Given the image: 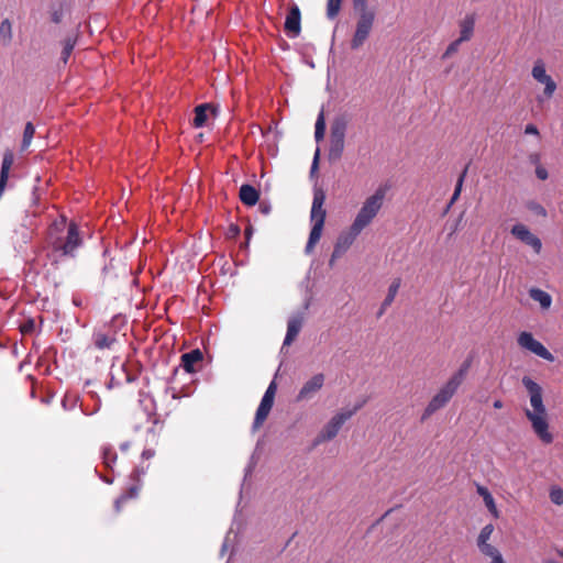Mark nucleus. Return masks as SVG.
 Here are the masks:
<instances>
[{"label": "nucleus", "instance_id": "obj_1", "mask_svg": "<svg viewBox=\"0 0 563 563\" xmlns=\"http://www.w3.org/2000/svg\"><path fill=\"white\" fill-rule=\"evenodd\" d=\"M522 384L529 394L531 407L525 409V416L540 441L550 444L553 442V434L549 430V413L543 404L542 387L529 376H523Z\"/></svg>", "mask_w": 563, "mask_h": 563}, {"label": "nucleus", "instance_id": "obj_2", "mask_svg": "<svg viewBox=\"0 0 563 563\" xmlns=\"http://www.w3.org/2000/svg\"><path fill=\"white\" fill-rule=\"evenodd\" d=\"M47 243L55 253L62 256H75L82 244L79 228L75 222L67 223L65 217L55 220L47 231Z\"/></svg>", "mask_w": 563, "mask_h": 563}, {"label": "nucleus", "instance_id": "obj_3", "mask_svg": "<svg viewBox=\"0 0 563 563\" xmlns=\"http://www.w3.org/2000/svg\"><path fill=\"white\" fill-rule=\"evenodd\" d=\"M352 3L357 14V20L350 44L352 49H357L369 37L376 20V11L368 5V0H352Z\"/></svg>", "mask_w": 563, "mask_h": 563}, {"label": "nucleus", "instance_id": "obj_4", "mask_svg": "<svg viewBox=\"0 0 563 563\" xmlns=\"http://www.w3.org/2000/svg\"><path fill=\"white\" fill-rule=\"evenodd\" d=\"M325 201V192L322 188H316L313 191V200L310 211V220L312 228L309 234L308 242L305 247L307 254H311L316 244L320 241L322 230L325 222L327 211L323 208Z\"/></svg>", "mask_w": 563, "mask_h": 563}, {"label": "nucleus", "instance_id": "obj_5", "mask_svg": "<svg viewBox=\"0 0 563 563\" xmlns=\"http://www.w3.org/2000/svg\"><path fill=\"white\" fill-rule=\"evenodd\" d=\"M385 195L386 190L384 188H378L372 196L365 199L353 223L351 224L353 225L354 231L362 232L372 223L383 207Z\"/></svg>", "mask_w": 563, "mask_h": 563}, {"label": "nucleus", "instance_id": "obj_6", "mask_svg": "<svg viewBox=\"0 0 563 563\" xmlns=\"http://www.w3.org/2000/svg\"><path fill=\"white\" fill-rule=\"evenodd\" d=\"M350 123V118L346 114H341L334 118L330 128V146H329V161L336 162L341 159L345 147V135Z\"/></svg>", "mask_w": 563, "mask_h": 563}, {"label": "nucleus", "instance_id": "obj_7", "mask_svg": "<svg viewBox=\"0 0 563 563\" xmlns=\"http://www.w3.org/2000/svg\"><path fill=\"white\" fill-rule=\"evenodd\" d=\"M363 404L364 402H361L354 406V408L351 410L341 411L334 415L330 419V421L323 427L320 433L317 435L314 440V445L334 439L338 435L342 426L363 407Z\"/></svg>", "mask_w": 563, "mask_h": 563}, {"label": "nucleus", "instance_id": "obj_8", "mask_svg": "<svg viewBox=\"0 0 563 563\" xmlns=\"http://www.w3.org/2000/svg\"><path fill=\"white\" fill-rule=\"evenodd\" d=\"M457 389L459 387L448 380L428 402L421 415V421L428 420L437 411L444 408L456 394Z\"/></svg>", "mask_w": 563, "mask_h": 563}, {"label": "nucleus", "instance_id": "obj_9", "mask_svg": "<svg viewBox=\"0 0 563 563\" xmlns=\"http://www.w3.org/2000/svg\"><path fill=\"white\" fill-rule=\"evenodd\" d=\"M517 342L520 347L530 351L539 357L553 362L554 356L548 351V349L538 340H536L532 333L523 331L518 335Z\"/></svg>", "mask_w": 563, "mask_h": 563}, {"label": "nucleus", "instance_id": "obj_10", "mask_svg": "<svg viewBox=\"0 0 563 563\" xmlns=\"http://www.w3.org/2000/svg\"><path fill=\"white\" fill-rule=\"evenodd\" d=\"M531 75L534 80L544 85L543 95L547 98H551L556 90V82L552 79L550 75L547 74L543 60L538 59L534 62Z\"/></svg>", "mask_w": 563, "mask_h": 563}, {"label": "nucleus", "instance_id": "obj_11", "mask_svg": "<svg viewBox=\"0 0 563 563\" xmlns=\"http://www.w3.org/2000/svg\"><path fill=\"white\" fill-rule=\"evenodd\" d=\"M325 377L322 373L313 375L307 380L296 396V401L301 402L311 399L324 385Z\"/></svg>", "mask_w": 563, "mask_h": 563}, {"label": "nucleus", "instance_id": "obj_12", "mask_svg": "<svg viewBox=\"0 0 563 563\" xmlns=\"http://www.w3.org/2000/svg\"><path fill=\"white\" fill-rule=\"evenodd\" d=\"M511 234L522 243L529 245L537 254L541 252V240L537 235L531 233V231L525 224H515L511 228Z\"/></svg>", "mask_w": 563, "mask_h": 563}, {"label": "nucleus", "instance_id": "obj_13", "mask_svg": "<svg viewBox=\"0 0 563 563\" xmlns=\"http://www.w3.org/2000/svg\"><path fill=\"white\" fill-rule=\"evenodd\" d=\"M284 31L288 37L295 38L301 32V12L297 4H292L287 13Z\"/></svg>", "mask_w": 563, "mask_h": 563}, {"label": "nucleus", "instance_id": "obj_14", "mask_svg": "<svg viewBox=\"0 0 563 563\" xmlns=\"http://www.w3.org/2000/svg\"><path fill=\"white\" fill-rule=\"evenodd\" d=\"M239 197L242 203L253 207L258 202L260 191L254 186L244 184L240 187Z\"/></svg>", "mask_w": 563, "mask_h": 563}, {"label": "nucleus", "instance_id": "obj_15", "mask_svg": "<svg viewBox=\"0 0 563 563\" xmlns=\"http://www.w3.org/2000/svg\"><path fill=\"white\" fill-rule=\"evenodd\" d=\"M180 360V365L187 373H195V365L203 360V354L199 349H196L183 354Z\"/></svg>", "mask_w": 563, "mask_h": 563}, {"label": "nucleus", "instance_id": "obj_16", "mask_svg": "<svg viewBox=\"0 0 563 563\" xmlns=\"http://www.w3.org/2000/svg\"><path fill=\"white\" fill-rule=\"evenodd\" d=\"M302 322V316H295L288 320L284 345H290L295 341L301 330Z\"/></svg>", "mask_w": 563, "mask_h": 563}, {"label": "nucleus", "instance_id": "obj_17", "mask_svg": "<svg viewBox=\"0 0 563 563\" xmlns=\"http://www.w3.org/2000/svg\"><path fill=\"white\" fill-rule=\"evenodd\" d=\"M460 26V40L467 42L472 38L475 27V15L466 14L459 23Z\"/></svg>", "mask_w": 563, "mask_h": 563}, {"label": "nucleus", "instance_id": "obj_18", "mask_svg": "<svg viewBox=\"0 0 563 563\" xmlns=\"http://www.w3.org/2000/svg\"><path fill=\"white\" fill-rule=\"evenodd\" d=\"M479 552L490 559V563H506L500 551L489 542L477 544Z\"/></svg>", "mask_w": 563, "mask_h": 563}, {"label": "nucleus", "instance_id": "obj_19", "mask_svg": "<svg viewBox=\"0 0 563 563\" xmlns=\"http://www.w3.org/2000/svg\"><path fill=\"white\" fill-rule=\"evenodd\" d=\"M479 552L490 559V563H506L500 551L489 542L477 544Z\"/></svg>", "mask_w": 563, "mask_h": 563}, {"label": "nucleus", "instance_id": "obj_20", "mask_svg": "<svg viewBox=\"0 0 563 563\" xmlns=\"http://www.w3.org/2000/svg\"><path fill=\"white\" fill-rule=\"evenodd\" d=\"M479 552L490 559V563H506L500 551L489 542L477 544Z\"/></svg>", "mask_w": 563, "mask_h": 563}, {"label": "nucleus", "instance_id": "obj_21", "mask_svg": "<svg viewBox=\"0 0 563 563\" xmlns=\"http://www.w3.org/2000/svg\"><path fill=\"white\" fill-rule=\"evenodd\" d=\"M361 234V231H354L353 225L350 227L346 233L340 234L336 240L335 246L345 252Z\"/></svg>", "mask_w": 563, "mask_h": 563}, {"label": "nucleus", "instance_id": "obj_22", "mask_svg": "<svg viewBox=\"0 0 563 563\" xmlns=\"http://www.w3.org/2000/svg\"><path fill=\"white\" fill-rule=\"evenodd\" d=\"M477 494L481 497H483L484 504L487 507L488 511L495 518H498L499 517V512H498V509L496 507L495 499H494L493 495L490 494V492L486 487L477 485Z\"/></svg>", "mask_w": 563, "mask_h": 563}, {"label": "nucleus", "instance_id": "obj_23", "mask_svg": "<svg viewBox=\"0 0 563 563\" xmlns=\"http://www.w3.org/2000/svg\"><path fill=\"white\" fill-rule=\"evenodd\" d=\"M472 365V360L466 358L460 366V368L448 379L452 384H454L456 387L460 388V386L463 384L470 367Z\"/></svg>", "mask_w": 563, "mask_h": 563}, {"label": "nucleus", "instance_id": "obj_24", "mask_svg": "<svg viewBox=\"0 0 563 563\" xmlns=\"http://www.w3.org/2000/svg\"><path fill=\"white\" fill-rule=\"evenodd\" d=\"M472 365V360L466 358L460 366V368L448 379L452 384H454L456 387L460 388V386L463 384L470 367Z\"/></svg>", "mask_w": 563, "mask_h": 563}, {"label": "nucleus", "instance_id": "obj_25", "mask_svg": "<svg viewBox=\"0 0 563 563\" xmlns=\"http://www.w3.org/2000/svg\"><path fill=\"white\" fill-rule=\"evenodd\" d=\"M211 109L209 103H202L195 108V118L192 121V125L195 128H202L208 119V111Z\"/></svg>", "mask_w": 563, "mask_h": 563}, {"label": "nucleus", "instance_id": "obj_26", "mask_svg": "<svg viewBox=\"0 0 563 563\" xmlns=\"http://www.w3.org/2000/svg\"><path fill=\"white\" fill-rule=\"evenodd\" d=\"M141 490V485L139 483L130 486L114 503L115 510L119 512L121 510V506L126 503L129 499L137 497Z\"/></svg>", "mask_w": 563, "mask_h": 563}, {"label": "nucleus", "instance_id": "obj_27", "mask_svg": "<svg viewBox=\"0 0 563 563\" xmlns=\"http://www.w3.org/2000/svg\"><path fill=\"white\" fill-rule=\"evenodd\" d=\"M529 296L534 301H538L543 309H549L552 303L551 296L540 288H531L529 290Z\"/></svg>", "mask_w": 563, "mask_h": 563}, {"label": "nucleus", "instance_id": "obj_28", "mask_svg": "<svg viewBox=\"0 0 563 563\" xmlns=\"http://www.w3.org/2000/svg\"><path fill=\"white\" fill-rule=\"evenodd\" d=\"M400 285H401V279L400 278H395L391 282V284L389 285V288H388V294H387L386 298L383 301V308H387V307H389L393 303V301L395 300V297L398 294Z\"/></svg>", "mask_w": 563, "mask_h": 563}, {"label": "nucleus", "instance_id": "obj_29", "mask_svg": "<svg viewBox=\"0 0 563 563\" xmlns=\"http://www.w3.org/2000/svg\"><path fill=\"white\" fill-rule=\"evenodd\" d=\"M115 339L104 333L98 332L93 334L95 346L99 350L110 349L114 343Z\"/></svg>", "mask_w": 563, "mask_h": 563}, {"label": "nucleus", "instance_id": "obj_30", "mask_svg": "<svg viewBox=\"0 0 563 563\" xmlns=\"http://www.w3.org/2000/svg\"><path fill=\"white\" fill-rule=\"evenodd\" d=\"M35 134V128L32 122H27L24 126L23 137L21 142V151H25L32 143L33 136Z\"/></svg>", "mask_w": 563, "mask_h": 563}, {"label": "nucleus", "instance_id": "obj_31", "mask_svg": "<svg viewBox=\"0 0 563 563\" xmlns=\"http://www.w3.org/2000/svg\"><path fill=\"white\" fill-rule=\"evenodd\" d=\"M325 133V119H324V112L323 110L320 111L316 125H314V139L317 142H320L323 140Z\"/></svg>", "mask_w": 563, "mask_h": 563}, {"label": "nucleus", "instance_id": "obj_32", "mask_svg": "<svg viewBox=\"0 0 563 563\" xmlns=\"http://www.w3.org/2000/svg\"><path fill=\"white\" fill-rule=\"evenodd\" d=\"M466 173H467V166L464 168V170L461 173V175H460V177L457 179L454 192H453V195H452V197L450 199V202H449V205L446 207V210H449L455 203V201L459 199V197L461 195V191H462V186H463Z\"/></svg>", "mask_w": 563, "mask_h": 563}, {"label": "nucleus", "instance_id": "obj_33", "mask_svg": "<svg viewBox=\"0 0 563 563\" xmlns=\"http://www.w3.org/2000/svg\"><path fill=\"white\" fill-rule=\"evenodd\" d=\"M342 0H328L327 1V16L330 20L335 19L341 10Z\"/></svg>", "mask_w": 563, "mask_h": 563}, {"label": "nucleus", "instance_id": "obj_34", "mask_svg": "<svg viewBox=\"0 0 563 563\" xmlns=\"http://www.w3.org/2000/svg\"><path fill=\"white\" fill-rule=\"evenodd\" d=\"M0 37L4 44L10 43L12 40V25L8 19L3 20L0 24Z\"/></svg>", "mask_w": 563, "mask_h": 563}, {"label": "nucleus", "instance_id": "obj_35", "mask_svg": "<svg viewBox=\"0 0 563 563\" xmlns=\"http://www.w3.org/2000/svg\"><path fill=\"white\" fill-rule=\"evenodd\" d=\"M75 45H76V38L67 37L64 41V47H63V51H62L60 59L65 64L68 62V58L70 57V55H71V53L74 51Z\"/></svg>", "mask_w": 563, "mask_h": 563}, {"label": "nucleus", "instance_id": "obj_36", "mask_svg": "<svg viewBox=\"0 0 563 563\" xmlns=\"http://www.w3.org/2000/svg\"><path fill=\"white\" fill-rule=\"evenodd\" d=\"M269 412L271 411H268L266 409H263L261 407L257 408L256 413H255V418H254V421H253V430L254 431L258 430L263 426V423L267 419Z\"/></svg>", "mask_w": 563, "mask_h": 563}, {"label": "nucleus", "instance_id": "obj_37", "mask_svg": "<svg viewBox=\"0 0 563 563\" xmlns=\"http://www.w3.org/2000/svg\"><path fill=\"white\" fill-rule=\"evenodd\" d=\"M494 530H495V528H494V526L492 523H488L485 527H483L481 532H479V534H478V537H477L476 543L477 544L487 543L488 540L490 539Z\"/></svg>", "mask_w": 563, "mask_h": 563}, {"label": "nucleus", "instance_id": "obj_38", "mask_svg": "<svg viewBox=\"0 0 563 563\" xmlns=\"http://www.w3.org/2000/svg\"><path fill=\"white\" fill-rule=\"evenodd\" d=\"M103 464L108 468H112L117 461V453L111 448H103L102 450Z\"/></svg>", "mask_w": 563, "mask_h": 563}, {"label": "nucleus", "instance_id": "obj_39", "mask_svg": "<svg viewBox=\"0 0 563 563\" xmlns=\"http://www.w3.org/2000/svg\"><path fill=\"white\" fill-rule=\"evenodd\" d=\"M155 456V451L153 449H145L143 450L142 454H141V459H142V463H144L145 461L150 460V459H153ZM148 468V465L146 467L143 466V464H141L137 468H136V473L137 474H145V472L147 471Z\"/></svg>", "mask_w": 563, "mask_h": 563}, {"label": "nucleus", "instance_id": "obj_40", "mask_svg": "<svg viewBox=\"0 0 563 563\" xmlns=\"http://www.w3.org/2000/svg\"><path fill=\"white\" fill-rule=\"evenodd\" d=\"M464 41H461L460 38H456L455 41H453L445 49V52L443 53L442 55V58L443 59H446L449 57H451L453 54L457 53L459 48H460V45L463 43Z\"/></svg>", "mask_w": 563, "mask_h": 563}, {"label": "nucleus", "instance_id": "obj_41", "mask_svg": "<svg viewBox=\"0 0 563 563\" xmlns=\"http://www.w3.org/2000/svg\"><path fill=\"white\" fill-rule=\"evenodd\" d=\"M550 499L555 505H563V489L562 488L551 489Z\"/></svg>", "mask_w": 563, "mask_h": 563}, {"label": "nucleus", "instance_id": "obj_42", "mask_svg": "<svg viewBox=\"0 0 563 563\" xmlns=\"http://www.w3.org/2000/svg\"><path fill=\"white\" fill-rule=\"evenodd\" d=\"M319 161H320V150L317 148L313 155L311 168H310V175L313 176L319 168Z\"/></svg>", "mask_w": 563, "mask_h": 563}, {"label": "nucleus", "instance_id": "obj_43", "mask_svg": "<svg viewBox=\"0 0 563 563\" xmlns=\"http://www.w3.org/2000/svg\"><path fill=\"white\" fill-rule=\"evenodd\" d=\"M35 323L34 320L29 319L24 323L20 325V330L23 334L31 333L34 330Z\"/></svg>", "mask_w": 563, "mask_h": 563}, {"label": "nucleus", "instance_id": "obj_44", "mask_svg": "<svg viewBox=\"0 0 563 563\" xmlns=\"http://www.w3.org/2000/svg\"><path fill=\"white\" fill-rule=\"evenodd\" d=\"M51 20L55 24H59L62 22V20H63V10L62 9L54 10L51 13Z\"/></svg>", "mask_w": 563, "mask_h": 563}, {"label": "nucleus", "instance_id": "obj_45", "mask_svg": "<svg viewBox=\"0 0 563 563\" xmlns=\"http://www.w3.org/2000/svg\"><path fill=\"white\" fill-rule=\"evenodd\" d=\"M536 175L541 180H545L549 177L548 170L541 165L537 166Z\"/></svg>", "mask_w": 563, "mask_h": 563}, {"label": "nucleus", "instance_id": "obj_46", "mask_svg": "<svg viewBox=\"0 0 563 563\" xmlns=\"http://www.w3.org/2000/svg\"><path fill=\"white\" fill-rule=\"evenodd\" d=\"M276 390H277V385L276 383L273 380L271 382V384L268 385L264 396H267V397H272L275 399V395H276Z\"/></svg>", "mask_w": 563, "mask_h": 563}, {"label": "nucleus", "instance_id": "obj_47", "mask_svg": "<svg viewBox=\"0 0 563 563\" xmlns=\"http://www.w3.org/2000/svg\"><path fill=\"white\" fill-rule=\"evenodd\" d=\"M525 133H526V134H532V135H538V136H539V130H538V128H537L534 124H528V125L525 128Z\"/></svg>", "mask_w": 563, "mask_h": 563}, {"label": "nucleus", "instance_id": "obj_48", "mask_svg": "<svg viewBox=\"0 0 563 563\" xmlns=\"http://www.w3.org/2000/svg\"><path fill=\"white\" fill-rule=\"evenodd\" d=\"M271 210H272V207H271L269 203H266V202H263V201L260 203V211L263 214H265V216L269 214Z\"/></svg>", "mask_w": 563, "mask_h": 563}, {"label": "nucleus", "instance_id": "obj_49", "mask_svg": "<svg viewBox=\"0 0 563 563\" xmlns=\"http://www.w3.org/2000/svg\"><path fill=\"white\" fill-rule=\"evenodd\" d=\"M344 252L334 245V250L330 260V265L333 264L334 260L340 257Z\"/></svg>", "mask_w": 563, "mask_h": 563}, {"label": "nucleus", "instance_id": "obj_50", "mask_svg": "<svg viewBox=\"0 0 563 563\" xmlns=\"http://www.w3.org/2000/svg\"><path fill=\"white\" fill-rule=\"evenodd\" d=\"M252 233H253V228L252 225H249L245 231H244V234H245V238H246V242H245V245L247 246L249 242H250V239L252 236Z\"/></svg>", "mask_w": 563, "mask_h": 563}, {"label": "nucleus", "instance_id": "obj_51", "mask_svg": "<svg viewBox=\"0 0 563 563\" xmlns=\"http://www.w3.org/2000/svg\"><path fill=\"white\" fill-rule=\"evenodd\" d=\"M230 233H231L232 236L239 235L240 234V228L238 225H235V224H232L230 227Z\"/></svg>", "mask_w": 563, "mask_h": 563}, {"label": "nucleus", "instance_id": "obj_52", "mask_svg": "<svg viewBox=\"0 0 563 563\" xmlns=\"http://www.w3.org/2000/svg\"><path fill=\"white\" fill-rule=\"evenodd\" d=\"M529 159L532 164H536L537 166L539 165V161H540V156L539 154H531L529 156Z\"/></svg>", "mask_w": 563, "mask_h": 563}, {"label": "nucleus", "instance_id": "obj_53", "mask_svg": "<svg viewBox=\"0 0 563 563\" xmlns=\"http://www.w3.org/2000/svg\"><path fill=\"white\" fill-rule=\"evenodd\" d=\"M261 401H263V402H265V404H268V405H271V406H273V405H274V398H272V397L263 396V398H262V400H261Z\"/></svg>", "mask_w": 563, "mask_h": 563}, {"label": "nucleus", "instance_id": "obj_54", "mask_svg": "<svg viewBox=\"0 0 563 563\" xmlns=\"http://www.w3.org/2000/svg\"><path fill=\"white\" fill-rule=\"evenodd\" d=\"M493 406H494L495 409H501L504 404H503V401L500 399H497V400L494 401Z\"/></svg>", "mask_w": 563, "mask_h": 563}, {"label": "nucleus", "instance_id": "obj_55", "mask_svg": "<svg viewBox=\"0 0 563 563\" xmlns=\"http://www.w3.org/2000/svg\"><path fill=\"white\" fill-rule=\"evenodd\" d=\"M258 407H261V408H263V409H266V410H268V411H271V410H272V408H273V406H271V405H268V404H265V402H263V401H261V402H260V406H258Z\"/></svg>", "mask_w": 563, "mask_h": 563}, {"label": "nucleus", "instance_id": "obj_56", "mask_svg": "<svg viewBox=\"0 0 563 563\" xmlns=\"http://www.w3.org/2000/svg\"><path fill=\"white\" fill-rule=\"evenodd\" d=\"M129 449V443H124L121 445V450L125 451Z\"/></svg>", "mask_w": 563, "mask_h": 563}, {"label": "nucleus", "instance_id": "obj_57", "mask_svg": "<svg viewBox=\"0 0 563 563\" xmlns=\"http://www.w3.org/2000/svg\"><path fill=\"white\" fill-rule=\"evenodd\" d=\"M386 308H383V306L380 307V310L378 312V317L383 316V313L385 312Z\"/></svg>", "mask_w": 563, "mask_h": 563}, {"label": "nucleus", "instance_id": "obj_58", "mask_svg": "<svg viewBox=\"0 0 563 563\" xmlns=\"http://www.w3.org/2000/svg\"><path fill=\"white\" fill-rule=\"evenodd\" d=\"M126 382H129V383L132 382L130 374H126Z\"/></svg>", "mask_w": 563, "mask_h": 563}, {"label": "nucleus", "instance_id": "obj_59", "mask_svg": "<svg viewBox=\"0 0 563 563\" xmlns=\"http://www.w3.org/2000/svg\"><path fill=\"white\" fill-rule=\"evenodd\" d=\"M560 555L563 558V551H560Z\"/></svg>", "mask_w": 563, "mask_h": 563}]
</instances>
